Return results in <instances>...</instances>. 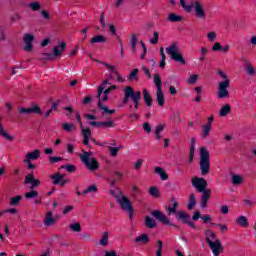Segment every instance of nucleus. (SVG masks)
I'll list each match as a JSON object with an SVG mask.
<instances>
[{"label": "nucleus", "mask_w": 256, "mask_h": 256, "mask_svg": "<svg viewBox=\"0 0 256 256\" xmlns=\"http://www.w3.org/2000/svg\"><path fill=\"white\" fill-rule=\"evenodd\" d=\"M98 188L95 185L88 186L87 189L83 190V194L89 195V193H97Z\"/></svg>", "instance_id": "nucleus-44"}, {"label": "nucleus", "mask_w": 256, "mask_h": 256, "mask_svg": "<svg viewBox=\"0 0 256 256\" xmlns=\"http://www.w3.org/2000/svg\"><path fill=\"white\" fill-rule=\"evenodd\" d=\"M151 215H153L157 221H159L160 223H163L164 225H173V224H171V221H169V217H167V215H165V213H163L159 210L152 211Z\"/></svg>", "instance_id": "nucleus-14"}, {"label": "nucleus", "mask_w": 256, "mask_h": 256, "mask_svg": "<svg viewBox=\"0 0 256 256\" xmlns=\"http://www.w3.org/2000/svg\"><path fill=\"white\" fill-rule=\"evenodd\" d=\"M154 173H156L157 175L160 176V179L162 181H167V179H169V175H167V172H165V169L161 168V167H156L154 169Z\"/></svg>", "instance_id": "nucleus-23"}, {"label": "nucleus", "mask_w": 256, "mask_h": 256, "mask_svg": "<svg viewBox=\"0 0 256 256\" xmlns=\"http://www.w3.org/2000/svg\"><path fill=\"white\" fill-rule=\"evenodd\" d=\"M207 53H209V50L205 47H202L200 49V58L199 61H205L207 59Z\"/></svg>", "instance_id": "nucleus-43"}, {"label": "nucleus", "mask_w": 256, "mask_h": 256, "mask_svg": "<svg viewBox=\"0 0 256 256\" xmlns=\"http://www.w3.org/2000/svg\"><path fill=\"white\" fill-rule=\"evenodd\" d=\"M154 85L156 87V101L159 107H163L165 105V94L163 93V84L159 74L154 75Z\"/></svg>", "instance_id": "nucleus-8"}, {"label": "nucleus", "mask_w": 256, "mask_h": 256, "mask_svg": "<svg viewBox=\"0 0 256 256\" xmlns=\"http://www.w3.org/2000/svg\"><path fill=\"white\" fill-rule=\"evenodd\" d=\"M0 136L4 137V139H6L7 141H13V139H15V137L7 133L3 128V124L1 123V117H0Z\"/></svg>", "instance_id": "nucleus-25"}, {"label": "nucleus", "mask_w": 256, "mask_h": 256, "mask_svg": "<svg viewBox=\"0 0 256 256\" xmlns=\"http://www.w3.org/2000/svg\"><path fill=\"white\" fill-rule=\"evenodd\" d=\"M91 43L95 44V43H107V38L103 35H96L94 37L91 38Z\"/></svg>", "instance_id": "nucleus-34"}, {"label": "nucleus", "mask_w": 256, "mask_h": 256, "mask_svg": "<svg viewBox=\"0 0 256 256\" xmlns=\"http://www.w3.org/2000/svg\"><path fill=\"white\" fill-rule=\"evenodd\" d=\"M176 219H177V221H182V223H187L188 221H190L191 216H189V214H187L183 211H179L176 214Z\"/></svg>", "instance_id": "nucleus-22"}, {"label": "nucleus", "mask_w": 256, "mask_h": 256, "mask_svg": "<svg viewBox=\"0 0 256 256\" xmlns=\"http://www.w3.org/2000/svg\"><path fill=\"white\" fill-rule=\"evenodd\" d=\"M192 187H195L198 193H205L207 191V180L201 177H194L191 180Z\"/></svg>", "instance_id": "nucleus-10"}, {"label": "nucleus", "mask_w": 256, "mask_h": 256, "mask_svg": "<svg viewBox=\"0 0 256 256\" xmlns=\"http://www.w3.org/2000/svg\"><path fill=\"white\" fill-rule=\"evenodd\" d=\"M168 21L171 23H180V21H183V16L171 13L168 15Z\"/></svg>", "instance_id": "nucleus-30"}, {"label": "nucleus", "mask_w": 256, "mask_h": 256, "mask_svg": "<svg viewBox=\"0 0 256 256\" xmlns=\"http://www.w3.org/2000/svg\"><path fill=\"white\" fill-rule=\"evenodd\" d=\"M206 243H208L214 256H219L221 251H223V245L220 240H211V238H206Z\"/></svg>", "instance_id": "nucleus-11"}, {"label": "nucleus", "mask_w": 256, "mask_h": 256, "mask_svg": "<svg viewBox=\"0 0 256 256\" xmlns=\"http://www.w3.org/2000/svg\"><path fill=\"white\" fill-rule=\"evenodd\" d=\"M221 43L220 42H216L213 46H212V51H221Z\"/></svg>", "instance_id": "nucleus-64"}, {"label": "nucleus", "mask_w": 256, "mask_h": 256, "mask_svg": "<svg viewBox=\"0 0 256 256\" xmlns=\"http://www.w3.org/2000/svg\"><path fill=\"white\" fill-rule=\"evenodd\" d=\"M80 129H81L82 135L84 137L83 144L84 145H89V139H91V129L90 128H85L83 126Z\"/></svg>", "instance_id": "nucleus-21"}, {"label": "nucleus", "mask_w": 256, "mask_h": 256, "mask_svg": "<svg viewBox=\"0 0 256 256\" xmlns=\"http://www.w3.org/2000/svg\"><path fill=\"white\" fill-rule=\"evenodd\" d=\"M130 44H131V49H132L133 53H136V51H137V34H132Z\"/></svg>", "instance_id": "nucleus-37"}, {"label": "nucleus", "mask_w": 256, "mask_h": 256, "mask_svg": "<svg viewBox=\"0 0 256 256\" xmlns=\"http://www.w3.org/2000/svg\"><path fill=\"white\" fill-rule=\"evenodd\" d=\"M206 235H207L206 239L209 238V239H211V241H217L218 240L217 236H215V233L213 231H207Z\"/></svg>", "instance_id": "nucleus-56"}, {"label": "nucleus", "mask_w": 256, "mask_h": 256, "mask_svg": "<svg viewBox=\"0 0 256 256\" xmlns=\"http://www.w3.org/2000/svg\"><path fill=\"white\" fill-rule=\"evenodd\" d=\"M139 75V69H133L128 77V81H135Z\"/></svg>", "instance_id": "nucleus-50"}, {"label": "nucleus", "mask_w": 256, "mask_h": 256, "mask_svg": "<svg viewBox=\"0 0 256 256\" xmlns=\"http://www.w3.org/2000/svg\"><path fill=\"white\" fill-rule=\"evenodd\" d=\"M19 113H21V115L26 114V115H31V114H35V115H42L43 112H41V108L38 105H34L30 108H19Z\"/></svg>", "instance_id": "nucleus-16"}, {"label": "nucleus", "mask_w": 256, "mask_h": 256, "mask_svg": "<svg viewBox=\"0 0 256 256\" xmlns=\"http://www.w3.org/2000/svg\"><path fill=\"white\" fill-rule=\"evenodd\" d=\"M246 71H247L248 75H254L255 74V68H253V66H251V64L246 65Z\"/></svg>", "instance_id": "nucleus-60"}, {"label": "nucleus", "mask_w": 256, "mask_h": 256, "mask_svg": "<svg viewBox=\"0 0 256 256\" xmlns=\"http://www.w3.org/2000/svg\"><path fill=\"white\" fill-rule=\"evenodd\" d=\"M50 179H52L53 185H60V187H65L69 183V180H65V175L59 172L51 175Z\"/></svg>", "instance_id": "nucleus-12"}, {"label": "nucleus", "mask_w": 256, "mask_h": 256, "mask_svg": "<svg viewBox=\"0 0 256 256\" xmlns=\"http://www.w3.org/2000/svg\"><path fill=\"white\" fill-rule=\"evenodd\" d=\"M80 159L89 171H97L99 169V163L95 158L91 157V152H83L80 155Z\"/></svg>", "instance_id": "nucleus-9"}, {"label": "nucleus", "mask_w": 256, "mask_h": 256, "mask_svg": "<svg viewBox=\"0 0 256 256\" xmlns=\"http://www.w3.org/2000/svg\"><path fill=\"white\" fill-rule=\"evenodd\" d=\"M177 207H179V202L174 201L172 207H168V215H173V213H177Z\"/></svg>", "instance_id": "nucleus-42"}, {"label": "nucleus", "mask_w": 256, "mask_h": 256, "mask_svg": "<svg viewBox=\"0 0 256 256\" xmlns=\"http://www.w3.org/2000/svg\"><path fill=\"white\" fill-rule=\"evenodd\" d=\"M29 8L31 9V11H39V9H41V3L32 2L29 4Z\"/></svg>", "instance_id": "nucleus-52"}, {"label": "nucleus", "mask_w": 256, "mask_h": 256, "mask_svg": "<svg viewBox=\"0 0 256 256\" xmlns=\"http://www.w3.org/2000/svg\"><path fill=\"white\" fill-rule=\"evenodd\" d=\"M26 199H35V197H39V192L32 190L25 194Z\"/></svg>", "instance_id": "nucleus-51"}, {"label": "nucleus", "mask_w": 256, "mask_h": 256, "mask_svg": "<svg viewBox=\"0 0 256 256\" xmlns=\"http://www.w3.org/2000/svg\"><path fill=\"white\" fill-rule=\"evenodd\" d=\"M193 157H195V139H192V145L190 147V161H193Z\"/></svg>", "instance_id": "nucleus-54"}, {"label": "nucleus", "mask_w": 256, "mask_h": 256, "mask_svg": "<svg viewBox=\"0 0 256 256\" xmlns=\"http://www.w3.org/2000/svg\"><path fill=\"white\" fill-rule=\"evenodd\" d=\"M209 133H211V126L205 124L202 126V135L203 137H209Z\"/></svg>", "instance_id": "nucleus-46"}, {"label": "nucleus", "mask_w": 256, "mask_h": 256, "mask_svg": "<svg viewBox=\"0 0 256 256\" xmlns=\"http://www.w3.org/2000/svg\"><path fill=\"white\" fill-rule=\"evenodd\" d=\"M236 223H238V225H240V227H248L249 222L247 221V217L245 216H239L236 219Z\"/></svg>", "instance_id": "nucleus-35"}, {"label": "nucleus", "mask_w": 256, "mask_h": 256, "mask_svg": "<svg viewBox=\"0 0 256 256\" xmlns=\"http://www.w3.org/2000/svg\"><path fill=\"white\" fill-rule=\"evenodd\" d=\"M57 223V217L53 216V212L48 211L46 212L43 220V224L45 227H53Z\"/></svg>", "instance_id": "nucleus-17"}, {"label": "nucleus", "mask_w": 256, "mask_h": 256, "mask_svg": "<svg viewBox=\"0 0 256 256\" xmlns=\"http://www.w3.org/2000/svg\"><path fill=\"white\" fill-rule=\"evenodd\" d=\"M143 97L147 107H151V105H153V99H151V94H149L147 89L143 90Z\"/></svg>", "instance_id": "nucleus-27"}, {"label": "nucleus", "mask_w": 256, "mask_h": 256, "mask_svg": "<svg viewBox=\"0 0 256 256\" xmlns=\"http://www.w3.org/2000/svg\"><path fill=\"white\" fill-rule=\"evenodd\" d=\"M230 113H231V105L229 104L222 106L219 111L220 117H227V115H229Z\"/></svg>", "instance_id": "nucleus-28"}, {"label": "nucleus", "mask_w": 256, "mask_h": 256, "mask_svg": "<svg viewBox=\"0 0 256 256\" xmlns=\"http://www.w3.org/2000/svg\"><path fill=\"white\" fill-rule=\"evenodd\" d=\"M70 230L74 233H79L81 231V224L79 222L70 224Z\"/></svg>", "instance_id": "nucleus-47"}, {"label": "nucleus", "mask_w": 256, "mask_h": 256, "mask_svg": "<svg viewBox=\"0 0 256 256\" xmlns=\"http://www.w3.org/2000/svg\"><path fill=\"white\" fill-rule=\"evenodd\" d=\"M24 185H31L30 190L33 191L35 187H39L41 185V180L35 179V176L33 174H28L24 179Z\"/></svg>", "instance_id": "nucleus-13"}, {"label": "nucleus", "mask_w": 256, "mask_h": 256, "mask_svg": "<svg viewBox=\"0 0 256 256\" xmlns=\"http://www.w3.org/2000/svg\"><path fill=\"white\" fill-rule=\"evenodd\" d=\"M149 195H151V197H159V189H157V187L152 186L150 187V189L148 190Z\"/></svg>", "instance_id": "nucleus-45"}, {"label": "nucleus", "mask_w": 256, "mask_h": 256, "mask_svg": "<svg viewBox=\"0 0 256 256\" xmlns=\"http://www.w3.org/2000/svg\"><path fill=\"white\" fill-rule=\"evenodd\" d=\"M160 56H161L160 67H161V69H165V65H166L165 59H166V56H165V48H163V47L160 48Z\"/></svg>", "instance_id": "nucleus-39"}, {"label": "nucleus", "mask_w": 256, "mask_h": 256, "mask_svg": "<svg viewBox=\"0 0 256 256\" xmlns=\"http://www.w3.org/2000/svg\"><path fill=\"white\" fill-rule=\"evenodd\" d=\"M144 225L148 227V229H155V227H157V222L150 216H146Z\"/></svg>", "instance_id": "nucleus-26"}, {"label": "nucleus", "mask_w": 256, "mask_h": 256, "mask_svg": "<svg viewBox=\"0 0 256 256\" xmlns=\"http://www.w3.org/2000/svg\"><path fill=\"white\" fill-rule=\"evenodd\" d=\"M195 205H197V198H195V195L192 193L189 195V203H188L189 211H191V209H193Z\"/></svg>", "instance_id": "nucleus-36"}, {"label": "nucleus", "mask_w": 256, "mask_h": 256, "mask_svg": "<svg viewBox=\"0 0 256 256\" xmlns=\"http://www.w3.org/2000/svg\"><path fill=\"white\" fill-rule=\"evenodd\" d=\"M143 130L145 131V133H151V124H149V122H144Z\"/></svg>", "instance_id": "nucleus-61"}, {"label": "nucleus", "mask_w": 256, "mask_h": 256, "mask_svg": "<svg viewBox=\"0 0 256 256\" xmlns=\"http://www.w3.org/2000/svg\"><path fill=\"white\" fill-rule=\"evenodd\" d=\"M199 79V75L193 74L189 77L187 83L188 85H195Z\"/></svg>", "instance_id": "nucleus-49"}, {"label": "nucleus", "mask_w": 256, "mask_h": 256, "mask_svg": "<svg viewBox=\"0 0 256 256\" xmlns=\"http://www.w3.org/2000/svg\"><path fill=\"white\" fill-rule=\"evenodd\" d=\"M140 45L142 47V55L140 56V59H145V55H147V46H145V43L143 41H140Z\"/></svg>", "instance_id": "nucleus-57"}, {"label": "nucleus", "mask_w": 256, "mask_h": 256, "mask_svg": "<svg viewBox=\"0 0 256 256\" xmlns=\"http://www.w3.org/2000/svg\"><path fill=\"white\" fill-rule=\"evenodd\" d=\"M49 161L50 163L55 164V163H59V161H63V158L57 157V156H50Z\"/></svg>", "instance_id": "nucleus-58"}, {"label": "nucleus", "mask_w": 256, "mask_h": 256, "mask_svg": "<svg viewBox=\"0 0 256 256\" xmlns=\"http://www.w3.org/2000/svg\"><path fill=\"white\" fill-rule=\"evenodd\" d=\"M65 47H67L65 42H61L58 46L54 47V57H59L65 51Z\"/></svg>", "instance_id": "nucleus-24"}, {"label": "nucleus", "mask_w": 256, "mask_h": 256, "mask_svg": "<svg viewBox=\"0 0 256 256\" xmlns=\"http://www.w3.org/2000/svg\"><path fill=\"white\" fill-rule=\"evenodd\" d=\"M109 80H104L101 85L98 86V108L102 111V115H113L115 109H109L105 104V101H109V93L117 89L116 85H112L109 88Z\"/></svg>", "instance_id": "nucleus-1"}, {"label": "nucleus", "mask_w": 256, "mask_h": 256, "mask_svg": "<svg viewBox=\"0 0 256 256\" xmlns=\"http://www.w3.org/2000/svg\"><path fill=\"white\" fill-rule=\"evenodd\" d=\"M109 151H110V155H111L112 157H115V156L119 153V148L110 147V148H109Z\"/></svg>", "instance_id": "nucleus-62"}, {"label": "nucleus", "mask_w": 256, "mask_h": 256, "mask_svg": "<svg viewBox=\"0 0 256 256\" xmlns=\"http://www.w3.org/2000/svg\"><path fill=\"white\" fill-rule=\"evenodd\" d=\"M206 37L210 43H215V41L217 40V32L209 31L207 32Z\"/></svg>", "instance_id": "nucleus-38"}, {"label": "nucleus", "mask_w": 256, "mask_h": 256, "mask_svg": "<svg viewBox=\"0 0 256 256\" xmlns=\"http://www.w3.org/2000/svg\"><path fill=\"white\" fill-rule=\"evenodd\" d=\"M135 243H140L141 245H145L149 243V236L147 234H142L135 238Z\"/></svg>", "instance_id": "nucleus-29"}, {"label": "nucleus", "mask_w": 256, "mask_h": 256, "mask_svg": "<svg viewBox=\"0 0 256 256\" xmlns=\"http://www.w3.org/2000/svg\"><path fill=\"white\" fill-rule=\"evenodd\" d=\"M21 199H23V196L21 195L11 198L10 205H12V207L19 205V203L21 202Z\"/></svg>", "instance_id": "nucleus-41"}, {"label": "nucleus", "mask_w": 256, "mask_h": 256, "mask_svg": "<svg viewBox=\"0 0 256 256\" xmlns=\"http://www.w3.org/2000/svg\"><path fill=\"white\" fill-rule=\"evenodd\" d=\"M129 101H132L133 107L135 110L139 109V101H141V91H136L131 86H126L124 88V105L129 104Z\"/></svg>", "instance_id": "nucleus-4"}, {"label": "nucleus", "mask_w": 256, "mask_h": 256, "mask_svg": "<svg viewBox=\"0 0 256 256\" xmlns=\"http://www.w3.org/2000/svg\"><path fill=\"white\" fill-rule=\"evenodd\" d=\"M62 129L64 130V131H73V129H75V124H73V123H64L63 125H62Z\"/></svg>", "instance_id": "nucleus-53"}, {"label": "nucleus", "mask_w": 256, "mask_h": 256, "mask_svg": "<svg viewBox=\"0 0 256 256\" xmlns=\"http://www.w3.org/2000/svg\"><path fill=\"white\" fill-rule=\"evenodd\" d=\"M41 157V151L36 149L32 152L27 153L24 156V163H29V161H37Z\"/></svg>", "instance_id": "nucleus-19"}, {"label": "nucleus", "mask_w": 256, "mask_h": 256, "mask_svg": "<svg viewBox=\"0 0 256 256\" xmlns=\"http://www.w3.org/2000/svg\"><path fill=\"white\" fill-rule=\"evenodd\" d=\"M115 127V122L112 120L100 122V129H113Z\"/></svg>", "instance_id": "nucleus-33"}, {"label": "nucleus", "mask_w": 256, "mask_h": 256, "mask_svg": "<svg viewBox=\"0 0 256 256\" xmlns=\"http://www.w3.org/2000/svg\"><path fill=\"white\" fill-rule=\"evenodd\" d=\"M163 129H165V125H163V124H159L155 129V135H156V139L158 141L161 139V133H162Z\"/></svg>", "instance_id": "nucleus-40"}, {"label": "nucleus", "mask_w": 256, "mask_h": 256, "mask_svg": "<svg viewBox=\"0 0 256 256\" xmlns=\"http://www.w3.org/2000/svg\"><path fill=\"white\" fill-rule=\"evenodd\" d=\"M231 181L232 185H241V183H243V176L239 174H232Z\"/></svg>", "instance_id": "nucleus-32"}, {"label": "nucleus", "mask_w": 256, "mask_h": 256, "mask_svg": "<svg viewBox=\"0 0 256 256\" xmlns=\"http://www.w3.org/2000/svg\"><path fill=\"white\" fill-rule=\"evenodd\" d=\"M102 64L104 65V67L108 69V71H110V77H112V79L116 78L117 81H119V83H123L125 81L123 76H121L119 72H117V69L115 68V66L107 63H102Z\"/></svg>", "instance_id": "nucleus-15"}, {"label": "nucleus", "mask_w": 256, "mask_h": 256, "mask_svg": "<svg viewBox=\"0 0 256 256\" xmlns=\"http://www.w3.org/2000/svg\"><path fill=\"white\" fill-rule=\"evenodd\" d=\"M74 208H75V207H74L73 205L66 206V207L63 209L62 213H63L64 215H69V213H71V211H73Z\"/></svg>", "instance_id": "nucleus-59"}, {"label": "nucleus", "mask_w": 256, "mask_h": 256, "mask_svg": "<svg viewBox=\"0 0 256 256\" xmlns=\"http://www.w3.org/2000/svg\"><path fill=\"white\" fill-rule=\"evenodd\" d=\"M99 245L102 247H107V245H109V232H103Z\"/></svg>", "instance_id": "nucleus-31"}, {"label": "nucleus", "mask_w": 256, "mask_h": 256, "mask_svg": "<svg viewBox=\"0 0 256 256\" xmlns=\"http://www.w3.org/2000/svg\"><path fill=\"white\" fill-rule=\"evenodd\" d=\"M110 193L113 197H115L117 203H119L121 210L129 213V218L133 219V206L131 205V200L125 197L119 188L110 190Z\"/></svg>", "instance_id": "nucleus-3"}, {"label": "nucleus", "mask_w": 256, "mask_h": 256, "mask_svg": "<svg viewBox=\"0 0 256 256\" xmlns=\"http://www.w3.org/2000/svg\"><path fill=\"white\" fill-rule=\"evenodd\" d=\"M63 169H66V171H68V173H75L77 168L75 167V165L68 164V165L63 166Z\"/></svg>", "instance_id": "nucleus-55"}, {"label": "nucleus", "mask_w": 256, "mask_h": 256, "mask_svg": "<svg viewBox=\"0 0 256 256\" xmlns=\"http://www.w3.org/2000/svg\"><path fill=\"white\" fill-rule=\"evenodd\" d=\"M141 167H143V160L139 159L135 164H134V168L136 169V171H139V169H141Z\"/></svg>", "instance_id": "nucleus-63"}, {"label": "nucleus", "mask_w": 256, "mask_h": 256, "mask_svg": "<svg viewBox=\"0 0 256 256\" xmlns=\"http://www.w3.org/2000/svg\"><path fill=\"white\" fill-rule=\"evenodd\" d=\"M149 43H151V45H157V43H159V32L155 31L153 33V38L149 40Z\"/></svg>", "instance_id": "nucleus-48"}, {"label": "nucleus", "mask_w": 256, "mask_h": 256, "mask_svg": "<svg viewBox=\"0 0 256 256\" xmlns=\"http://www.w3.org/2000/svg\"><path fill=\"white\" fill-rule=\"evenodd\" d=\"M218 75L224 79V81L220 82L218 85V97L219 99H225V97H229V85L231 81L225 72L219 70Z\"/></svg>", "instance_id": "nucleus-6"}, {"label": "nucleus", "mask_w": 256, "mask_h": 256, "mask_svg": "<svg viewBox=\"0 0 256 256\" xmlns=\"http://www.w3.org/2000/svg\"><path fill=\"white\" fill-rule=\"evenodd\" d=\"M166 53L173 61H176V63H180L181 65H185V63H187L183 57V54H181V51H179V46H177V43H172L170 46H168L166 48Z\"/></svg>", "instance_id": "nucleus-7"}, {"label": "nucleus", "mask_w": 256, "mask_h": 256, "mask_svg": "<svg viewBox=\"0 0 256 256\" xmlns=\"http://www.w3.org/2000/svg\"><path fill=\"white\" fill-rule=\"evenodd\" d=\"M35 40V36L33 34H24V51H31L33 49V41Z\"/></svg>", "instance_id": "nucleus-18"}, {"label": "nucleus", "mask_w": 256, "mask_h": 256, "mask_svg": "<svg viewBox=\"0 0 256 256\" xmlns=\"http://www.w3.org/2000/svg\"><path fill=\"white\" fill-rule=\"evenodd\" d=\"M203 195L200 198V207L202 209H206L207 207V201L211 198V189H207L206 192H202Z\"/></svg>", "instance_id": "nucleus-20"}, {"label": "nucleus", "mask_w": 256, "mask_h": 256, "mask_svg": "<svg viewBox=\"0 0 256 256\" xmlns=\"http://www.w3.org/2000/svg\"><path fill=\"white\" fill-rule=\"evenodd\" d=\"M200 171L203 176L209 175V171H211V158L205 147L200 148Z\"/></svg>", "instance_id": "nucleus-5"}, {"label": "nucleus", "mask_w": 256, "mask_h": 256, "mask_svg": "<svg viewBox=\"0 0 256 256\" xmlns=\"http://www.w3.org/2000/svg\"><path fill=\"white\" fill-rule=\"evenodd\" d=\"M180 5L186 11V13H191L194 11V15L197 19L205 21L207 19V13L205 12V5L201 0H192L190 4H187L185 0H180Z\"/></svg>", "instance_id": "nucleus-2"}]
</instances>
